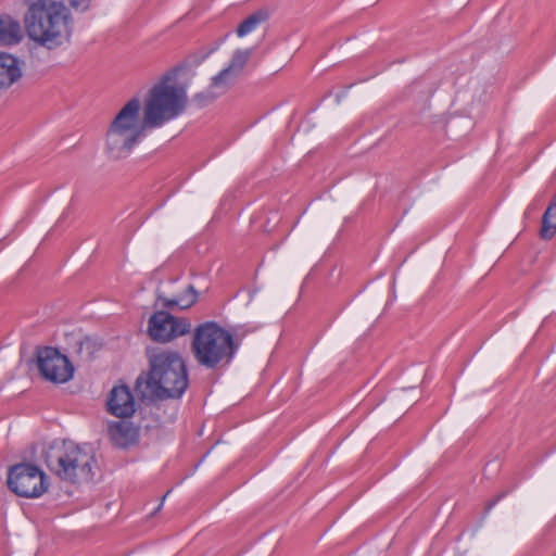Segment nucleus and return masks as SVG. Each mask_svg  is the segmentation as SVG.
Here are the masks:
<instances>
[{
	"label": "nucleus",
	"instance_id": "3",
	"mask_svg": "<svg viewBox=\"0 0 556 556\" xmlns=\"http://www.w3.org/2000/svg\"><path fill=\"white\" fill-rule=\"evenodd\" d=\"M142 102L132 98L111 121L104 140V152L110 160L128 157L135 147L144 138L149 129L141 119Z\"/></svg>",
	"mask_w": 556,
	"mask_h": 556
},
{
	"label": "nucleus",
	"instance_id": "11",
	"mask_svg": "<svg viewBox=\"0 0 556 556\" xmlns=\"http://www.w3.org/2000/svg\"><path fill=\"white\" fill-rule=\"evenodd\" d=\"M22 76L18 61L10 54H0V88H8Z\"/></svg>",
	"mask_w": 556,
	"mask_h": 556
},
{
	"label": "nucleus",
	"instance_id": "19",
	"mask_svg": "<svg viewBox=\"0 0 556 556\" xmlns=\"http://www.w3.org/2000/svg\"><path fill=\"white\" fill-rule=\"evenodd\" d=\"M218 97H220L219 93H217V91L215 89H212L211 87L203 91V92H199L197 93L194 97H193V101L201 108L205 106V105H208L210 103H212L215 99H217Z\"/></svg>",
	"mask_w": 556,
	"mask_h": 556
},
{
	"label": "nucleus",
	"instance_id": "1",
	"mask_svg": "<svg viewBox=\"0 0 556 556\" xmlns=\"http://www.w3.org/2000/svg\"><path fill=\"white\" fill-rule=\"evenodd\" d=\"M189 384L182 356L172 350H160L149 355V370L141 372L135 391L142 400L179 399Z\"/></svg>",
	"mask_w": 556,
	"mask_h": 556
},
{
	"label": "nucleus",
	"instance_id": "18",
	"mask_svg": "<svg viewBox=\"0 0 556 556\" xmlns=\"http://www.w3.org/2000/svg\"><path fill=\"white\" fill-rule=\"evenodd\" d=\"M251 54H252L251 49L235 51L227 68L232 74H236L237 76H239L241 74V72L243 71L244 66L247 65Z\"/></svg>",
	"mask_w": 556,
	"mask_h": 556
},
{
	"label": "nucleus",
	"instance_id": "15",
	"mask_svg": "<svg viewBox=\"0 0 556 556\" xmlns=\"http://www.w3.org/2000/svg\"><path fill=\"white\" fill-rule=\"evenodd\" d=\"M269 14L266 10H258L248 16L237 28V35L243 37L252 33L260 24L266 22Z\"/></svg>",
	"mask_w": 556,
	"mask_h": 556
},
{
	"label": "nucleus",
	"instance_id": "13",
	"mask_svg": "<svg viewBox=\"0 0 556 556\" xmlns=\"http://www.w3.org/2000/svg\"><path fill=\"white\" fill-rule=\"evenodd\" d=\"M22 28L18 22L11 16H0V43L14 45L21 41Z\"/></svg>",
	"mask_w": 556,
	"mask_h": 556
},
{
	"label": "nucleus",
	"instance_id": "4",
	"mask_svg": "<svg viewBox=\"0 0 556 556\" xmlns=\"http://www.w3.org/2000/svg\"><path fill=\"white\" fill-rule=\"evenodd\" d=\"M45 462L61 480L76 484L91 481L97 465L90 448L71 440L52 442L45 452Z\"/></svg>",
	"mask_w": 556,
	"mask_h": 556
},
{
	"label": "nucleus",
	"instance_id": "16",
	"mask_svg": "<svg viewBox=\"0 0 556 556\" xmlns=\"http://www.w3.org/2000/svg\"><path fill=\"white\" fill-rule=\"evenodd\" d=\"M237 78L238 76L226 67L212 78L211 88L222 96L227 92Z\"/></svg>",
	"mask_w": 556,
	"mask_h": 556
},
{
	"label": "nucleus",
	"instance_id": "9",
	"mask_svg": "<svg viewBox=\"0 0 556 556\" xmlns=\"http://www.w3.org/2000/svg\"><path fill=\"white\" fill-rule=\"evenodd\" d=\"M191 323L186 318L174 317L166 312H156L149 319L148 332L152 340L168 342L188 333Z\"/></svg>",
	"mask_w": 556,
	"mask_h": 556
},
{
	"label": "nucleus",
	"instance_id": "14",
	"mask_svg": "<svg viewBox=\"0 0 556 556\" xmlns=\"http://www.w3.org/2000/svg\"><path fill=\"white\" fill-rule=\"evenodd\" d=\"M197 298L198 292L195 291L193 286H188L186 291L178 298L168 299L160 295L159 301L162 303L164 307L167 308L179 307L180 309H186L197 302Z\"/></svg>",
	"mask_w": 556,
	"mask_h": 556
},
{
	"label": "nucleus",
	"instance_id": "7",
	"mask_svg": "<svg viewBox=\"0 0 556 556\" xmlns=\"http://www.w3.org/2000/svg\"><path fill=\"white\" fill-rule=\"evenodd\" d=\"M9 489L21 497H39L48 489L45 472L37 466L27 463L16 464L9 468Z\"/></svg>",
	"mask_w": 556,
	"mask_h": 556
},
{
	"label": "nucleus",
	"instance_id": "6",
	"mask_svg": "<svg viewBox=\"0 0 556 556\" xmlns=\"http://www.w3.org/2000/svg\"><path fill=\"white\" fill-rule=\"evenodd\" d=\"M169 80L168 77H164L149 90L144 99L141 119L149 129L161 127L176 118L186 108V89L170 84Z\"/></svg>",
	"mask_w": 556,
	"mask_h": 556
},
{
	"label": "nucleus",
	"instance_id": "8",
	"mask_svg": "<svg viewBox=\"0 0 556 556\" xmlns=\"http://www.w3.org/2000/svg\"><path fill=\"white\" fill-rule=\"evenodd\" d=\"M37 365L41 376L54 383H64L74 374V367L68 358L51 346L38 350Z\"/></svg>",
	"mask_w": 556,
	"mask_h": 556
},
{
	"label": "nucleus",
	"instance_id": "17",
	"mask_svg": "<svg viewBox=\"0 0 556 556\" xmlns=\"http://www.w3.org/2000/svg\"><path fill=\"white\" fill-rule=\"evenodd\" d=\"M554 207H547L542 216L540 237L543 240H551L556 235V216Z\"/></svg>",
	"mask_w": 556,
	"mask_h": 556
},
{
	"label": "nucleus",
	"instance_id": "2",
	"mask_svg": "<svg viewBox=\"0 0 556 556\" xmlns=\"http://www.w3.org/2000/svg\"><path fill=\"white\" fill-rule=\"evenodd\" d=\"M70 22L67 8L56 0L33 1L24 16L29 39L48 49H55L70 40Z\"/></svg>",
	"mask_w": 556,
	"mask_h": 556
},
{
	"label": "nucleus",
	"instance_id": "5",
	"mask_svg": "<svg viewBox=\"0 0 556 556\" xmlns=\"http://www.w3.org/2000/svg\"><path fill=\"white\" fill-rule=\"evenodd\" d=\"M190 348L200 366L218 369L231 362L238 345L229 331L215 321H205L194 328Z\"/></svg>",
	"mask_w": 556,
	"mask_h": 556
},
{
	"label": "nucleus",
	"instance_id": "20",
	"mask_svg": "<svg viewBox=\"0 0 556 556\" xmlns=\"http://www.w3.org/2000/svg\"><path fill=\"white\" fill-rule=\"evenodd\" d=\"M72 8L75 10L85 11L89 7L90 0H68Z\"/></svg>",
	"mask_w": 556,
	"mask_h": 556
},
{
	"label": "nucleus",
	"instance_id": "10",
	"mask_svg": "<svg viewBox=\"0 0 556 556\" xmlns=\"http://www.w3.org/2000/svg\"><path fill=\"white\" fill-rule=\"evenodd\" d=\"M108 410L119 418H127L136 412L135 399L125 384L114 387L108 396Z\"/></svg>",
	"mask_w": 556,
	"mask_h": 556
},
{
	"label": "nucleus",
	"instance_id": "12",
	"mask_svg": "<svg viewBox=\"0 0 556 556\" xmlns=\"http://www.w3.org/2000/svg\"><path fill=\"white\" fill-rule=\"evenodd\" d=\"M109 435L115 445L125 447L136 439L137 431L130 422L122 420L109 426Z\"/></svg>",
	"mask_w": 556,
	"mask_h": 556
}]
</instances>
